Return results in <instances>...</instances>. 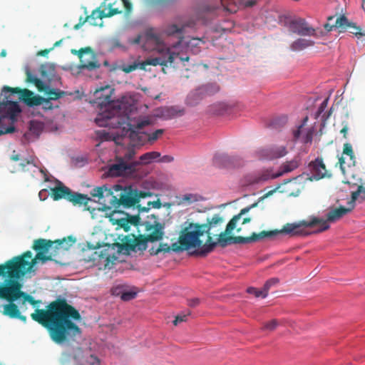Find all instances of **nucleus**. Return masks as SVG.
<instances>
[{
	"instance_id": "obj_1",
	"label": "nucleus",
	"mask_w": 365,
	"mask_h": 365,
	"mask_svg": "<svg viewBox=\"0 0 365 365\" xmlns=\"http://www.w3.org/2000/svg\"><path fill=\"white\" fill-rule=\"evenodd\" d=\"M91 195L98 198V202L101 205V210L106 211L113 209L110 215V221L113 225H117L125 232L130 230V225L137 227L138 232L141 233V225L145 221L141 220L139 215H130L118 211L121 206L125 208L135 206L138 204L141 198L150 197V192L139 191L131 186L123 187L115 185L112 188H108L106 185L96 187L91 191Z\"/></svg>"
},
{
	"instance_id": "obj_2",
	"label": "nucleus",
	"mask_w": 365,
	"mask_h": 365,
	"mask_svg": "<svg viewBox=\"0 0 365 365\" xmlns=\"http://www.w3.org/2000/svg\"><path fill=\"white\" fill-rule=\"evenodd\" d=\"M31 317L48 330L51 339L56 344H62L81 334L80 327L73 322L81 320V314L65 299L51 302L47 309H36Z\"/></svg>"
},
{
	"instance_id": "obj_3",
	"label": "nucleus",
	"mask_w": 365,
	"mask_h": 365,
	"mask_svg": "<svg viewBox=\"0 0 365 365\" xmlns=\"http://www.w3.org/2000/svg\"><path fill=\"white\" fill-rule=\"evenodd\" d=\"M250 209V207L242 209L239 214L235 215L230 220L225 231H222L225 222V219L222 216L217 213L213 215L211 217H207L206 223L200 224L203 233L207 235V240L200 253L207 255L214 250L217 243L221 247H225L227 244L231 243L246 244L278 235L277 230H274L262 231L259 233L253 232L250 237L227 236L235 229H237L238 232L241 231V227L237 228V222L242 218V215L247 213Z\"/></svg>"
},
{
	"instance_id": "obj_4",
	"label": "nucleus",
	"mask_w": 365,
	"mask_h": 365,
	"mask_svg": "<svg viewBox=\"0 0 365 365\" xmlns=\"http://www.w3.org/2000/svg\"><path fill=\"white\" fill-rule=\"evenodd\" d=\"M365 199V187L363 185H359L356 191L351 193V200L349 202V207L340 206L339 207H331L328 210L324 220L318 217H313L310 220H302L298 223H287L281 230H277L278 234H286L290 236H302L308 233L304 230V227H312L319 225V228L316 232H321L329 228V222L333 223L344 216L351 212L354 207V202L358 198Z\"/></svg>"
},
{
	"instance_id": "obj_5",
	"label": "nucleus",
	"mask_w": 365,
	"mask_h": 365,
	"mask_svg": "<svg viewBox=\"0 0 365 365\" xmlns=\"http://www.w3.org/2000/svg\"><path fill=\"white\" fill-rule=\"evenodd\" d=\"M53 245L52 240L41 238L36 240L33 245V249L37 252L35 257L32 258L31 251H26L20 256L14 257L5 264H0V276H6L8 278H21L32 270L37 260L42 262L52 260V256L46 254Z\"/></svg>"
},
{
	"instance_id": "obj_6",
	"label": "nucleus",
	"mask_w": 365,
	"mask_h": 365,
	"mask_svg": "<svg viewBox=\"0 0 365 365\" xmlns=\"http://www.w3.org/2000/svg\"><path fill=\"white\" fill-rule=\"evenodd\" d=\"M140 231L138 237L134 235L126 236L123 240V246L127 250L144 251L147 249L148 242L160 241L164 235L165 224L159 222L155 214L148 215L146 221L141 225Z\"/></svg>"
},
{
	"instance_id": "obj_7",
	"label": "nucleus",
	"mask_w": 365,
	"mask_h": 365,
	"mask_svg": "<svg viewBox=\"0 0 365 365\" xmlns=\"http://www.w3.org/2000/svg\"><path fill=\"white\" fill-rule=\"evenodd\" d=\"M114 89L107 85L96 89L94 92L95 103L101 110L104 109L96 118V123L99 126L110 125H121L118 118L121 113V103L112 99Z\"/></svg>"
},
{
	"instance_id": "obj_8",
	"label": "nucleus",
	"mask_w": 365,
	"mask_h": 365,
	"mask_svg": "<svg viewBox=\"0 0 365 365\" xmlns=\"http://www.w3.org/2000/svg\"><path fill=\"white\" fill-rule=\"evenodd\" d=\"M203 235V230L200 223L190 222L181 230L178 242L172 244V250L178 252L189 250L191 248H198L195 254L199 256H205L206 255L200 253L204 246L203 241L200 240V237Z\"/></svg>"
},
{
	"instance_id": "obj_9",
	"label": "nucleus",
	"mask_w": 365,
	"mask_h": 365,
	"mask_svg": "<svg viewBox=\"0 0 365 365\" xmlns=\"http://www.w3.org/2000/svg\"><path fill=\"white\" fill-rule=\"evenodd\" d=\"M143 48L148 51H156L159 53L158 57H163L165 60H168L170 56H173L172 62H168V64H173L177 59L180 61H188V56H181L179 53L170 51V48L163 43L161 36L154 32L153 30H149L143 35Z\"/></svg>"
},
{
	"instance_id": "obj_10",
	"label": "nucleus",
	"mask_w": 365,
	"mask_h": 365,
	"mask_svg": "<svg viewBox=\"0 0 365 365\" xmlns=\"http://www.w3.org/2000/svg\"><path fill=\"white\" fill-rule=\"evenodd\" d=\"M7 93H14L11 91L4 92L2 91L1 94H4L5 96L2 101H0V124L4 123L6 120H9L11 122V125L8 127L1 125L0 135L12 133L15 131V127L13 124L16 120V116L21 111L17 102L9 100V96H6Z\"/></svg>"
},
{
	"instance_id": "obj_11",
	"label": "nucleus",
	"mask_w": 365,
	"mask_h": 365,
	"mask_svg": "<svg viewBox=\"0 0 365 365\" xmlns=\"http://www.w3.org/2000/svg\"><path fill=\"white\" fill-rule=\"evenodd\" d=\"M51 197L54 200L65 199L72 202L73 205L85 207L91 201V198L87 195L73 192L61 182L56 187L51 188Z\"/></svg>"
},
{
	"instance_id": "obj_12",
	"label": "nucleus",
	"mask_w": 365,
	"mask_h": 365,
	"mask_svg": "<svg viewBox=\"0 0 365 365\" xmlns=\"http://www.w3.org/2000/svg\"><path fill=\"white\" fill-rule=\"evenodd\" d=\"M3 91H11L20 94L19 98L29 107L42 105L43 109L45 110H52L53 108V106L50 99L35 95L34 92L29 89H21L17 87L11 88L6 86L3 87Z\"/></svg>"
},
{
	"instance_id": "obj_13",
	"label": "nucleus",
	"mask_w": 365,
	"mask_h": 365,
	"mask_svg": "<svg viewBox=\"0 0 365 365\" xmlns=\"http://www.w3.org/2000/svg\"><path fill=\"white\" fill-rule=\"evenodd\" d=\"M6 282H8L7 291L5 292V297H1L0 299L6 300L9 303L4 306L2 313L10 318L15 319L19 316L20 310L18 306L14 304V302L20 299V294L14 288L10 279Z\"/></svg>"
},
{
	"instance_id": "obj_14",
	"label": "nucleus",
	"mask_w": 365,
	"mask_h": 365,
	"mask_svg": "<svg viewBox=\"0 0 365 365\" xmlns=\"http://www.w3.org/2000/svg\"><path fill=\"white\" fill-rule=\"evenodd\" d=\"M72 53L78 54L80 59L79 68L93 71L100 68L101 64L90 47L83 48L78 51L72 50Z\"/></svg>"
},
{
	"instance_id": "obj_15",
	"label": "nucleus",
	"mask_w": 365,
	"mask_h": 365,
	"mask_svg": "<svg viewBox=\"0 0 365 365\" xmlns=\"http://www.w3.org/2000/svg\"><path fill=\"white\" fill-rule=\"evenodd\" d=\"M173 59V56H170L168 57V60H165V58L163 57H150L148 58L142 62H134L132 64L123 65L120 66V69L126 73H129L138 68L145 71L147 66H167L168 62H172Z\"/></svg>"
},
{
	"instance_id": "obj_16",
	"label": "nucleus",
	"mask_w": 365,
	"mask_h": 365,
	"mask_svg": "<svg viewBox=\"0 0 365 365\" xmlns=\"http://www.w3.org/2000/svg\"><path fill=\"white\" fill-rule=\"evenodd\" d=\"M287 27L289 31L299 36H312L316 34L315 29L310 26L305 19L302 18H295L290 20L287 23Z\"/></svg>"
},
{
	"instance_id": "obj_17",
	"label": "nucleus",
	"mask_w": 365,
	"mask_h": 365,
	"mask_svg": "<svg viewBox=\"0 0 365 365\" xmlns=\"http://www.w3.org/2000/svg\"><path fill=\"white\" fill-rule=\"evenodd\" d=\"M280 176H282V173H274L272 168H268L247 175L245 180L248 185H254L262 183L270 179H274Z\"/></svg>"
},
{
	"instance_id": "obj_18",
	"label": "nucleus",
	"mask_w": 365,
	"mask_h": 365,
	"mask_svg": "<svg viewBox=\"0 0 365 365\" xmlns=\"http://www.w3.org/2000/svg\"><path fill=\"white\" fill-rule=\"evenodd\" d=\"M214 163L219 168L227 169L240 168L244 164L239 157L230 156L227 154H216L214 157Z\"/></svg>"
},
{
	"instance_id": "obj_19",
	"label": "nucleus",
	"mask_w": 365,
	"mask_h": 365,
	"mask_svg": "<svg viewBox=\"0 0 365 365\" xmlns=\"http://www.w3.org/2000/svg\"><path fill=\"white\" fill-rule=\"evenodd\" d=\"M139 163L131 162L128 163L123 159H119L115 163L113 164L109 168V173L112 176H120L128 175L135 170L136 165Z\"/></svg>"
},
{
	"instance_id": "obj_20",
	"label": "nucleus",
	"mask_w": 365,
	"mask_h": 365,
	"mask_svg": "<svg viewBox=\"0 0 365 365\" xmlns=\"http://www.w3.org/2000/svg\"><path fill=\"white\" fill-rule=\"evenodd\" d=\"M285 146H273L262 148L257 151L258 157L262 160H274L285 156L287 154Z\"/></svg>"
},
{
	"instance_id": "obj_21",
	"label": "nucleus",
	"mask_w": 365,
	"mask_h": 365,
	"mask_svg": "<svg viewBox=\"0 0 365 365\" xmlns=\"http://www.w3.org/2000/svg\"><path fill=\"white\" fill-rule=\"evenodd\" d=\"M308 116L304 118L302 123L292 130L293 140L297 141L302 139L304 143H311L312 140V129H305L304 126L308 121Z\"/></svg>"
},
{
	"instance_id": "obj_22",
	"label": "nucleus",
	"mask_w": 365,
	"mask_h": 365,
	"mask_svg": "<svg viewBox=\"0 0 365 365\" xmlns=\"http://www.w3.org/2000/svg\"><path fill=\"white\" fill-rule=\"evenodd\" d=\"M309 168L311 173V180H318L327 175V170L323 162L322 158H317L309 164Z\"/></svg>"
},
{
	"instance_id": "obj_23",
	"label": "nucleus",
	"mask_w": 365,
	"mask_h": 365,
	"mask_svg": "<svg viewBox=\"0 0 365 365\" xmlns=\"http://www.w3.org/2000/svg\"><path fill=\"white\" fill-rule=\"evenodd\" d=\"M9 279L11 281L14 288L16 289V291H17V292L19 293L20 298H23L24 302H27L30 304H31L34 307L36 306L38 303H40L39 300H35V299L32 296L21 291L22 286H21V283L18 281L20 278H9Z\"/></svg>"
},
{
	"instance_id": "obj_24",
	"label": "nucleus",
	"mask_w": 365,
	"mask_h": 365,
	"mask_svg": "<svg viewBox=\"0 0 365 365\" xmlns=\"http://www.w3.org/2000/svg\"><path fill=\"white\" fill-rule=\"evenodd\" d=\"M39 91L43 92L47 98L51 101L58 100L66 95V92L61 91L59 89L51 88L48 86L43 84L41 86V90Z\"/></svg>"
},
{
	"instance_id": "obj_25",
	"label": "nucleus",
	"mask_w": 365,
	"mask_h": 365,
	"mask_svg": "<svg viewBox=\"0 0 365 365\" xmlns=\"http://www.w3.org/2000/svg\"><path fill=\"white\" fill-rule=\"evenodd\" d=\"M300 162L299 158H294L289 161H286L282 163L279 168L278 173H282L283 175L285 173L292 172L299 166Z\"/></svg>"
},
{
	"instance_id": "obj_26",
	"label": "nucleus",
	"mask_w": 365,
	"mask_h": 365,
	"mask_svg": "<svg viewBox=\"0 0 365 365\" xmlns=\"http://www.w3.org/2000/svg\"><path fill=\"white\" fill-rule=\"evenodd\" d=\"M53 242V245H55V249L68 250L75 243L76 239L72 236H68V237L56 240Z\"/></svg>"
},
{
	"instance_id": "obj_27",
	"label": "nucleus",
	"mask_w": 365,
	"mask_h": 365,
	"mask_svg": "<svg viewBox=\"0 0 365 365\" xmlns=\"http://www.w3.org/2000/svg\"><path fill=\"white\" fill-rule=\"evenodd\" d=\"M314 43V42L311 40L298 38L291 44L290 48L294 51H299L313 46Z\"/></svg>"
},
{
	"instance_id": "obj_28",
	"label": "nucleus",
	"mask_w": 365,
	"mask_h": 365,
	"mask_svg": "<svg viewBox=\"0 0 365 365\" xmlns=\"http://www.w3.org/2000/svg\"><path fill=\"white\" fill-rule=\"evenodd\" d=\"M350 21L344 16L340 15L339 16L334 23L335 29L339 30V33H343L347 31L349 27L351 25Z\"/></svg>"
},
{
	"instance_id": "obj_29",
	"label": "nucleus",
	"mask_w": 365,
	"mask_h": 365,
	"mask_svg": "<svg viewBox=\"0 0 365 365\" xmlns=\"http://www.w3.org/2000/svg\"><path fill=\"white\" fill-rule=\"evenodd\" d=\"M101 12V9H100V8H97L96 9L92 11L91 15L87 16L86 18H84L83 22L88 21L92 26H102V22L100 24L98 22V19L101 21L104 18L100 16Z\"/></svg>"
},
{
	"instance_id": "obj_30",
	"label": "nucleus",
	"mask_w": 365,
	"mask_h": 365,
	"mask_svg": "<svg viewBox=\"0 0 365 365\" xmlns=\"http://www.w3.org/2000/svg\"><path fill=\"white\" fill-rule=\"evenodd\" d=\"M160 153L158 152L153 151V152H148L143 155H142L140 158L141 162L144 164H148L152 160H156L158 158H160Z\"/></svg>"
},
{
	"instance_id": "obj_31",
	"label": "nucleus",
	"mask_w": 365,
	"mask_h": 365,
	"mask_svg": "<svg viewBox=\"0 0 365 365\" xmlns=\"http://www.w3.org/2000/svg\"><path fill=\"white\" fill-rule=\"evenodd\" d=\"M161 202L160 200H157L155 201H148L147 202V207H142L141 205L139 203L137 204V207L138 208L139 212H148L150 210V206H152L153 208L159 209L161 207Z\"/></svg>"
},
{
	"instance_id": "obj_32",
	"label": "nucleus",
	"mask_w": 365,
	"mask_h": 365,
	"mask_svg": "<svg viewBox=\"0 0 365 365\" xmlns=\"http://www.w3.org/2000/svg\"><path fill=\"white\" fill-rule=\"evenodd\" d=\"M26 81L35 84L38 90H41V86L43 84V81L33 75L29 69L26 70Z\"/></svg>"
},
{
	"instance_id": "obj_33",
	"label": "nucleus",
	"mask_w": 365,
	"mask_h": 365,
	"mask_svg": "<svg viewBox=\"0 0 365 365\" xmlns=\"http://www.w3.org/2000/svg\"><path fill=\"white\" fill-rule=\"evenodd\" d=\"M343 154L348 155L350 158V160H351L352 165H355L356 158L354 155V153L352 146L350 143H346L344 144Z\"/></svg>"
},
{
	"instance_id": "obj_34",
	"label": "nucleus",
	"mask_w": 365,
	"mask_h": 365,
	"mask_svg": "<svg viewBox=\"0 0 365 365\" xmlns=\"http://www.w3.org/2000/svg\"><path fill=\"white\" fill-rule=\"evenodd\" d=\"M247 292L249 294L255 295L256 297L265 298L268 294L263 287L262 289H258L251 287L247 288Z\"/></svg>"
},
{
	"instance_id": "obj_35",
	"label": "nucleus",
	"mask_w": 365,
	"mask_h": 365,
	"mask_svg": "<svg viewBox=\"0 0 365 365\" xmlns=\"http://www.w3.org/2000/svg\"><path fill=\"white\" fill-rule=\"evenodd\" d=\"M287 122L288 117L285 115H283L275 118L272 121V124L275 128H279L285 125Z\"/></svg>"
},
{
	"instance_id": "obj_36",
	"label": "nucleus",
	"mask_w": 365,
	"mask_h": 365,
	"mask_svg": "<svg viewBox=\"0 0 365 365\" xmlns=\"http://www.w3.org/2000/svg\"><path fill=\"white\" fill-rule=\"evenodd\" d=\"M76 365H100V360L93 354L89 355L83 363Z\"/></svg>"
},
{
	"instance_id": "obj_37",
	"label": "nucleus",
	"mask_w": 365,
	"mask_h": 365,
	"mask_svg": "<svg viewBox=\"0 0 365 365\" xmlns=\"http://www.w3.org/2000/svg\"><path fill=\"white\" fill-rule=\"evenodd\" d=\"M109 7H110V9L108 11V12H106V11L103 9V10H101L102 12L101 13V14H100V16H102V17H104V18H107V17H111L115 14H120L122 11L120 10H119L118 9H113L111 8V4H109Z\"/></svg>"
},
{
	"instance_id": "obj_38",
	"label": "nucleus",
	"mask_w": 365,
	"mask_h": 365,
	"mask_svg": "<svg viewBox=\"0 0 365 365\" xmlns=\"http://www.w3.org/2000/svg\"><path fill=\"white\" fill-rule=\"evenodd\" d=\"M279 325V322L277 319H272L269 322H267L264 324L263 327H262V330H267V331H274L277 326Z\"/></svg>"
},
{
	"instance_id": "obj_39",
	"label": "nucleus",
	"mask_w": 365,
	"mask_h": 365,
	"mask_svg": "<svg viewBox=\"0 0 365 365\" xmlns=\"http://www.w3.org/2000/svg\"><path fill=\"white\" fill-rule=\"evenodd\" d=\"M361 29L360 27L357 26L354 23L351 22V25L349 27V29L347 31L354 34L356 36H364L361 31Z\"/></svg>"
},
{
	"instance_id": "obj_40",
	"label": "nucleus",
	"mask_w": 365,
	"mask_h": 365,
	"mask_svg": "<svg viewBox=\"0 0 365 365\" xmlns=\"http://www.w3.org/2000/svg\"><path fill=\"white\" fill-rule=\"evenodd\" d=\"M137 295L135 292L124 291L120 293V298L123 301H129L134 299Z\"/></svg>"
},
{
	"instance_id": "obj_41",
	"label": "nucleus",
	"mask_w": 365,
	"mask_h": 365,
	"mask_svg": "<svg viewBox=\"0 0 365 365\" xmlns=\"http://www.w3.org/2000/svg\"><path fill=\"white\" fill-rule=\"evenodd\" d=\"M279 280L278 278L274 277L268 279L263 286V288L268 294L269 289L279 283Z\"/></svg>"
},
{
	"instance_id": "obj_42",
	"label": "nucleus",
	"mask_w": 365,
	"mask_h": 365,
	"mask_svg": "<svg viewBox=\"0 0 365 365\" xmlns=\"http://www.w3.org/2000/svg\"><path fill=\"white\" fill-rule=\"evenodd\" d=\"M164 130L163 129H158L153 133L148 135V139L149 141L156 140L160 135H163Z\"/></svg>"
},
{
	"instance_id": "obj_43",
	"label": "nucleus",
	"mask_w": 365,
	"mask_h": 365,
	"mask_svg": "<svg viewBox=\"0 0 365 365\" xmlns=\"http://www.w3.org/2000/svg\"><path fill=\"white\" fill-rule=\"evenodd\" d=\"M196 201V197L194 195L192 194H187V195H185L182 197L181 200H180V202L181 203H191L192 202H195Z\"/></svg>"
},
{
	"instance_id": "obj_44",
	"label": "nucleus",
	"mask_w": 365,
	"mask_h": 365,
	"mask_svg": "<svg viewBox=\"0 0 365 365\" xmlns=\"http://www.w3.org/2000/svg\"><path fill=\"white\" fill-rule=\"evenodd\" d=\"M190 314V312H187L186 314H179L178 315L175 320L173 321L174 325H178L179 323L185 322L187 320V317Z\"/></svg>"
},
{
	"instance_id": "obj_45",
	"label": "nucleus",
	"mask_w": 365,
	"mask_h": 365,
	"mask_svg": "<svg viewBox=\"0 0 365 365\" xmlns=\"http://www.w3.org/2000/svg\"><path fill=\"white\" fill-rule=\"evenodd\" d=\"M168 112L170 114V115L173 116V117L181 116V115H182L184 114V110H178V109H176L175 108H170L168 110Z\"/></svg>"
},
{
	"instance_id": "obj_46",
	"label": "nucleus",
	"mask_w": 365,
	"mask_h": 365,
	"mask_svg": "<svg viewBox=\"0 0 365 365\" xmlns=\"http://www.w3.org/2000/svg\"><path fill=\"white\" fill-rule=\"evenodd\" d=\"M128 43L130 44H139L142 43H143V36L138 35L133 38H129Z\"/></svg>"
},
{
	"instance_id": "obj_47",
	"label": "nucleus",
	"mask_w": 365,
	"mask_h": 365,
	"mask_svg": "<svg viewBox=\"0 0 365 365\" xmlns=\"http://www.w3.org/2000/svg\"><path fill=\"white\" fill-rule=\"evenodd\" d=\"M158 248L161 250V252L166 253V252H169L172 250V246L170 247L166 243H160L159 245V246L158 247Z\"/></svg>"
},
{
	"instance_id": "obj_48",
	"label": "nucleus",
	"mask_w": 365,
	"mask_h": 365,
	"mask_svg": "<svg viewBox=\"0 0 365 365\" xmlns=\"http://www.w3.org/2000/svg\"><path fill=\"white\" fill-rule=\"evenodd\" d=\"M182 29L178 28L176 25H172L168 29V34H174L178 33H181Z\"/></svg>"
},
{
	"instance_id": "obj_49",
	"label": "nucleus",
	"mask_w": 365,
	"mask_h": 365,
	"mask_svg": "<svg viewBox=\"0 0 365 365\" xmlns=\"http://www.w3.org/2000/svg\"><path fill=\"white\" fill-rule=\"evenodd\" d=\"M328 98H326L320 105V106L318 108V111H317V115H321L324 110H325V108L327 107V104H328Z\"/></svg>"
},
{
	"instance_id": "obj_50",
	"label": "nucleus",
	"mask_w": 365,
	"mask_h": 365,
	"mask_svg": "<svg viewBox=\"0 0 365 365\" xmlns=\"http://www.w3.org/2000/svg\"><path fill=\"white\" fill-rule=\"evenodd\" d=\"M122 1L123 3L125 12L127 14H129L132 11V8H133L132 4L130 2L129 0H122Z\"/></svg>"
},
{
	"instance_id": "obj_51",
	"label": "nucleus",
	"mask_w": 365,
	"mask_h": 365,
	"mask_svg": "<svg viewBox=\"0 0 365 365\" xmlns=\"http://www.w3.org/2000/svg\"><path fill=\"white\" fill-rule=\"evenodd\" d=\"M135 155V152L133 150H129L126 152V153L124 155V160L125 161H129L130 160L133 156Z\"/></svg>"
},
{
	"instance_id": "obj_52",
	"label": "nucleus",
	"mask_w": 365,
	"mask_h": 365,
	"mask_svg": "<svg viewBox=\"0 0 365 365\" xmlns=\"http://www.w3.org/2000/svg\"><path fill=\"white\" fill-rule=\"evenodd\" d=\"M200 304V299L198 298H194L188 300L187 304L190 307H195Z\"/></svg>"
},
{
	"instance_id": "obj_53",
	"label": "nucleus",
	"mask_w": 365,
	"mask_h": 365,
	"mask_svg": "<svg viewBox=\"0 0 365 365\" xmlns=\"http://www.w3.org/2000/svg\"><path fill=\"white\" fill-rule=\"evenodd\" d=\"M8 283L3 284H0V299L5 297V292L7 291Z\"/></svg>"
},
{
	"instance_id": "obj_54",
	"label": "nucleus",
	"mask_w": 365,
	"mask_h": 365,
	"mask_svg": "<svg viewBox=\"0 0 365 365\" xmlns=\"http://www.w3.org/2000/svg\"><path fill=\"white\" fill-rule=\"evenodd\" d=\"M111 45L113 48H120L122 45L118 38H113L111 40Z\"/></svg>"
},
{
	"instance_id": "obj_55",
	"label": "nucleus",
	"mask_w": 365,
	"mask_h": 365,
	"mask_svg": "<svg viewBox=\"0 0 365 365\" xmlns=\"http://www.w3.org/2000/svg\"><path fill=\"white\" fill-rule=\"evenodd\" d=\"M344 126L343 128H341V130H340V133L341 134H343V136L344 138H346V135H347V132H348V130H349V126H348V124L347 123H344Z\"/></svg>"
},
{
	"instance_id": "obj_56",
	"label": "nucleus",
	"mask_w": 365,
	"mask_h": 365,
	"mask_svg": "<svg viewBox=\"0 0 365 365\" xmlns=\"http://www.w3.org/2000/svg\"><path fill=\"white\" fill-rule=\"evenodd\" d=\"M98 137L101 138L102 140H108V133H106L105 130L99 131L97 133Z\"/></svg>"
},
{
	"instance_id": "obj_57",
	"label": "nucleus",
	"mask_w": 365,
	"mask_h": 365,
	"mask_svg": "<svg viewBox=\"0 0 365 365\" xmlns=\"http://www.w3.org/2000/svg\"><path fill=\"white\" fill-rule=\"evenodd\" d=\"M30 164H33L34 166V161L31 160H24L22 161V163H21L20 165L21 166L22 169L24 170H25V167L28 165H30Z\"/></svg>"
},
{
	"instance_id": "obj_58",
	"label": "nucleus",
	"mask_w": 365,
	"mask_h": 365,
	"mask_svg": "<svg viewBox=\"0 0 365 365\" xmlns=\"http://www.w3.org/2000/svg\"><path fill=\"white\" fill-rule=\"evenodd\" d=\"M149 252L151 255H156L161 252V250L158 247H153L149 250Z\"/></svg>"
},
{
	"instance_id": "obj_59",
	"label": "nucleus",
	"mask_w": 365,
	"mask_h": 365,
	"mask_svg": "<svg viewBox=\"0 0 365 365\" xmlns=\"http://www.w3.org/2000/svg\"><path fill=\"white\" fill-rule=\"evenodd\" d=\"M173 160H174L173 157H172L170 155H164L160 159V161L161 162H165V163H170V162L173 161Z\"/></svg>"
},
{
	"instance_id": "obj_60",
	"label": "nucleus",
	"mask_w": 365,
	"mask_h": 365,
	"mask_svg": "<svg viewBox=\"0 0 365 365\" xmlns=\"http://www.w3.org/2000/svg\"><path fill=\"white\" fill-rule=\"evenodd\" d=\"M53 48H50V49H44V50H41L38 52L37 55L38 56H46L49 52L51 50H52Z\"/></svg>"
},
{
	"instance_id": "obj_61",
	"label": "nucleus",
	"mask_w": 365,
	"mask_h": 365,
	"mask_svg": "<svg viewBox=\"0 0 365 365\" xmlns=\"http://www.w3.org/2000/svg\"><path fill=\"white\" fill-rule=\"evenodd\" d=\"M335 28L334 26V24H330L329 23H327L324 24V29L327 31H332V29Z\"/></svg>"
},
{
	"instance_id": "obj_62",
	"label": "nucleus",
	"mask_w": 365,
	"mask_h": 365,
	"mask_svg": "<svg viewBox=\"0 0 365 365\" xmlns=\"http://www.w3.org/2000/svg\"><path fill=\"white\" fill-rule=\"evenodd\" d=\"M46 67H47L46 64H42L41 66L40 71H41V73L42 76H46Z\"/></svg>"
},
{
	"instance_id": "obj_63",
	"label": "nucleus",
	"mask_w": 365,
	"mask_h": 365,
	"mask_svg": "<svg viewBox=\"0 0 365 365\" xmlns=\"http://www.w3.org/2000/svg\"><path fill=\"white\" fill-rule=\"evenodd\" d=\"M257 2V0H250L245 3V6L251 7L254 6Z\"/></svg>"
},
{
	"instance_id": "obj_64",
	"label": "nucleus",
	"mask_w": 365,
	"mask_h": 365,
	"mask_svg": "<svg viewBox=\"0 0 365 365\" xmlns=\"http://www.w3.org/2000/svg\"><path fill=\"white\" fill-rule=\"evenodd\" d=\"M148 124H149V123H148V120L141 121V122H140V123H138V125H137V128H143L145 125H148Z\"/></svg>"
}]
</instances>
